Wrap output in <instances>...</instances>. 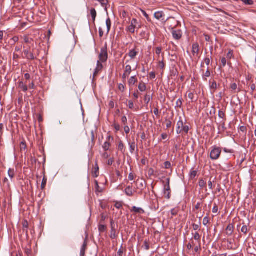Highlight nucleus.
<instances>
[{
	"mask_svg": "<svg viewBox=\"0 0 256 256\" xmlns=\"http://www.w3.org/2000/svg\"><path fill=\"white\" fill-rule=\"evenodd\" d=\"M190 128L188 126H184V123L182 120V118H180L176 124V133L178 134H180L182 133L187 134Z\"/></svg>",
	"mask_w": 256,
	"mask_h": 256,
	"instance_id": "1",
	"label": "nucleus"
},
{
	"mask_svg": "<svg viewBox=\"0 0 256 256\" xmlns=\"http://www.w3.org/2000/svg\"><path fill=\"white\" fill-rule=\"evenodd\" d=\"M221 148L214 146L212 147V150L210 153V158L212 160H218L221 154Z\"/></svg>",
	"mask_w": 256,
	"mask_h": 256,
	"instance_id": "2",
	"label": "nucleus"
},
{
	"mask_svg": "<svg viewBox=\"0 0 256 256\" xmlns=\"http://www.w3.org/2000/svg\"><path fill=\"white\" fill-rule=\"evenodd\" d=\"M166 184L164 185V196L168 200L170 198V178H167L166 179Z\"/></svg>",
	"mask_w": 256,
	"mask_h": 256,
	"instance_id": "3",
	"label": "nucleus"
},
{
	"mask_svg": "<svg viewBox=\"0 0 256 256\" xmlns=\"http://www.w3.org/2000/svg\"><path fill=\"white\" fill-rule=\"evenodd\" d=\"M108 58V54L107 51V44H105L104 47L102 48L100 50V53L99 55L100 61L102 62H106Z\"/></svg>",
	"mask_w": 256,
	"mask_h": 256,
	"instance_id": "4",
	"label": "nucleus"
},
{
	"mask_svg": "<svg viewBox=\"0 0 256 256\" xmlns=\"http://www.w3.org/2000/svg\"><path fill=\"white\" fill-rule=\"evenodd\" d=\"M171 33L173 38L176 40H179L182 38V32L180 30H176L174 28H172Z\"/></svg>",
	"mask_w": 256,
	"mask_h": 256,
	"instance_id": "5",
	"label": "nucleus"
},
{
	"mask_svg": "<svg viewBox=\"0 0 256 256\" xmlns=\"http://www.w3.org/2000/svg\"><path fill=\"white\" fill-rule=\"evenodd\" d=\"M103 68V66L102 64L100 62V60H98L96 62V67L94 70V77L98 74L100 72Z\"/></svg>",
	"mask_w": 256,
	"mask_h": 256,
	"instance_id": "6",
	"label": "nucleus"
},
{
	"mask_svg": "<svg viewBox=\"0 0 256 256\" xmlns=\"http://www.w3.org/2000/svg\"><path fill=\"white\" fill-rule=\"evenodd\" d=\"M24 53L26 56V57L28 60H33L35 59V56L32 52H30L28 50H25L24 51Z\"/></svg>",
	"mask_w": 256,
	"mask_h": 256,
	"instance_id": "7",
	"label": "nucleus"
},
{
	"mask_svg": "<svg viewBox=\"0 0 256 256\" xmlns=\"http://www.w3.org/2000/svg\"><path fill=\"white\" fill-rule=\"evenodd\" d=\"M199 45L198 43H194L192 46V53L194 56L196 54H198L199 53Z\"/></svg>",
	"mask_w": 256,
	"mask_h": 256,
	"instance_id": "8",
	"label": "nucleus"
},
{
	"mask_svg": "<svg viewBox=\"0 0 256 256\" xmlns=\"http://www.w3.org/2000/svg\"><path fill=\"white\" fill-rule=\"evenodd\" d=\"M234 232V226L232 224H229L226 228V234L228 236H231Z\"/></svg>",
	"mask_w": 256,
	"mask_h": 256,
	"instance_id": "9",
	"label": "nucleus"
},
{
	"mask_svg": "<svg viewBox=\"0 0 256 256\" xmlns=\"http://www.w3.org/2000/svg\"><path fill=\"white\" fill-rule=\"evenodd\" d=\"M164 16L162 11L156 12L154 14V17L158 20H160Z\"/></svg>",
	"mask_w": 256,
	"mask_h": 256,
	"instance_id": "10",
	"label": "nucleus"
},
{
	"mask_svg": "<svg viewBox=\"0 0 256 256\" xmlns=\"http://www.w3.org/2000/svg\"><path fill=\"white\" fill-rule=\"evenodd\" d=\"M125 193L128 196H132L133 195L132 188L130 186H127L125 189Z\"/></svg>",
	"mask_w": 256,
	"mask_h": 256,
	"instance_id": "11",
	"label": "nucleus"
},
{
	"mask_svg": "<svg viewBox=\"0 0 256 256\" xmlns=\"http://www.w3.org/2000/svg\"><path fill=\"white\" fill-rule=\"evenodd\" d=\"M116 236V227H112L110 230V238L112 239H115Z\"/></svg>",
	"mask_w": 256,
	"mask_h": 256,
	"instance_id": "12",
	"label": "nucleus"
},
{
	"mask_svg": "<svg viewBox=\"0 0 256 256\" xmlns=\"http://www.w3.org/2000/svg\"><path fill=\"white\" fill-rule=\"evenodd\" d=\"M210 70H209V68H208L206 72L202 74V78L203 80H207V78L210 77Z\"/></svg>",
	"mask_w": 256,
	"mask_h": 256,
	"instance_id": "13",
	"label": "nucleus"
},
{
	"mask_svg": "<svg viewBox=\"0 0 256 256\" xmlns=\"http://www.w3.org/2000/svg\"><path fill=\"white\" fill-rule=\"evenodd\" d=\"M137 81L138 80L136 76H131L128 80V84L130 86L134 85Z\"/></svg>",
	"mask_w": 256,
	"mask_h": 256,
	"instance_id": "14",
	"label": "nucleus"
},
{
	"mask_svg": "<svg viewBox=\"0 0 256 256\" xmlns=\"http://www.w3.org/2000/svg\"><path fill=\"white\" fill-rule=\"evenodd\" d=\"M211 90H215L218 87L217 83L215 80H213L212 82L210 80L209 82Z\"/></svg>",
	"mask_w": 256,
	"mask_h": 256,
	"instance_id": "15",
	"label": "nucleus"
},
{
	"mask_svg": "<svg viewBox=\"0 0 256 256\" xmlns=\"http://www.w3.org/2000/svg\"><path fill=\"white\" fill-rule=\"evenodd\" d=\"M86 247V241L85 240L81 248V249H80V256H84Z\"/></svg>",
	"mask_w": 256,
	"mask_h": 256,
	"instance_id": "16",
	"label": "nucleus"
},
{
	"mask_svg": "<svg viewBox=\"0 0 256 256\" xmlns=\"http://www.w3.org/2000/svg\"><path fill=\"white\" fill-rule=\"evenodd\" d=\"M93 176L97 178L99 175V168L97 163L95 164L94 171L93 172Z\"/></svg>",
	"mask_w": 256,
	"mask_h": 256,
	"instance_id": "17",
	"label": "nucleus"
},
{
	"mask_svg": "<svg viewBox=\"0 0 256 256\" xmlns=\"http://www.w3.org/2000/svg\"><path fill=\"white\" fill-rule=\"evenodd\" d=\"M19 88L24 92H26L28 88L26 84H24L22 82H19Z\"/></svg>",
	"mask_w": 256,
	"mask_h": 256,
	"instance_id": "18",
	"label": "nucleus"
},
{
	"mask_svg": "<svg viewBox=\"0 0 256 256\" xmlns=\"http://www.w3.org/2000/svg\"><path fill=\"white\" fill-rule=\"evenodd\" d=\"M90 13L92 17L93 22H94L96 17V12L94 8H92L90 10Z\"/></svg>",
	"mask_w": 256,
	"mask_h": 256,
	"instance_id": "19",
	"label": "nucleus"
},
{
	"mask_svg": "<svg viewBox=\"0 0 256 256\" xmlns=\"http://www.w3.org/2000/svg\"><path fill=\"white\" fill-rule=\"evenodd\" d=\"M132 211L136 212V213H139V214H142V213H144V210L140 208H137L135 206H134L132 208Z\"/></svg>",
	"mask_w": 256,
	"mask_h": 256,
	"instance_id": "20",
	"label": "nucleus"
},
{
	"mask_svg": "<svg viewBox=\"0 0 256 256\" xmlns=\"http://www.w3.org/2000/svg\"><path fill=\"white\" fill-rule=\"evenodd\" d=\"M198 185L201 189L205 188L206 190H207L206 187V182L203 179H201L199 180Z\"/></svg>",
	"mask_w": 256,
	"mask_h": 256,
	"instance_id": "21",
	"label": "nucleus"
},
{
	"mask_svg": "<svg viewBox=\"0 0 256 256\" xmlns=\"http://www.w3.org/2000/svg\"><path fill=\"white\" fill-rule=\"evenodd\" d=\"M98 2L101 4V5L102 7L104 8L105 10L107 11L106 6L108 4V0H98Z\"/></svg>",
	"mask_w": 256,
	"mask_h": 256,
	"instance_id": "22",
	"label": "nucleus"
},
{
	"mask_svg": "<svg viewBox=\"0 0 256 256\" xmlns=\"http://www.w3.org/2000/svg\"><path fill=\"white\" fill-rule=\"evenodd\" d=\"M106 26L107 28V34H108L111 28V20L109 18L106 20Z\"/></svg>",
	"mask_w": 256,
	"mask_h": 256,
	"instance_id": "23",
	"label": "nucleus"
},
{
	"mask_svg": "<svg viewBox=\"0 0 256 256\" xmlns=\"http://www.w3.org/2000/svg\"><path fill=\"white\" fill-rule=\"evenodd\" d=\"M212 52H210V56H208L204 59V62L206 64V66H209L210 64V61L212 59Z\"/></svg>",
	"mask_w": 256,
	"mask_h": 256,
	"instance_id": "24",
	"label": "nucleus"
},
{
	"mask_svg": "<svg viewBox=\"0 0 256 256\" xmlns=\"http://www.w3.org/2000/svg\"><path fill=\"white\" fill-rule=\"evenodd\" d=\"M138 54V52H136L134 50H130L128 53V56L131 58H134Z\"/></svg>",
	"mask_w": 256,
	"mask_h": 256,
	"instance_id": "25",
	"label": "nucleus"
},
{
	"mask_svg": "<svg viewBox=\"0 0 256 256\" xmlns=\"http://www.w3.org/2000/svg\"><path fill=\"white\" fill-rule=\"evenodd\" d=\"M129 145H130V152L132 154L134 152V150H135V148L136 147V144L135 142H132L129 143Z\"/></svg>",
	"mask_w": 256,
	"mask_h": 256,
	"instance_id": "26",
	"label": "nucleus"
},
{
	"mask_svg": "<svg viewBox=\"0 0 256 256\" xmlns=\"http://www.w3.org/2000/svg\"><path fill=\"white\" fill-rule=\"evenodd\" d=\"M230 88L233 91L234 93H236L238 86L236 83H232L230 85Z\"/></svg>",
	"mask_w": 256,
	"mask_h": 256,
	"instance_id": "27",
	"label": "nucleus"
},
{
	"mask_svg": "<svg viewBox=\"0 0 256 256\" xmlns=\"http://www.w3.org/2000/svg\"><path fill=\"white\" fill-rule=\"evenodd\" d=\"M138 88L139 90L142 92H144L146 88V84L144 83H140Z\"/></svg>",
	"mask_w": 256,
	"mask_h": 256,
	"instance_id": "28",
	"label": "nucleus"
},
{
	"mask_svg": "<svg viewBox=\"0 0 256 256\" xmlns=\"http://www.w3.org/2000/svg\"><path fill=\"white\" fill-rule=\"evenodd\" d=\"M193 229L194 230H200V228L201 226V222L200 220L198 224H192Z\"/></svg>",
	"mask_w": 256,
	"mask_h": 256,
	"instance_id": "29",
	"label": "nucleus"
},
{
	"mask_svg": "<svg viewBox=\"0 0 256 256\" xmlns=\"http://www.w3.org/2000/svg\"><path fill=\"white\" fill-rule=\"evenodd\" d=\"M136 26L134 25L130 24L127 28L126 30L129 31L131 33L133 34L134 32Z\"/></svg>",
	"mask_w": 256,
	"mask_h": 256,
	"instance_id": "30",
	"label": "nucleus"
},
{
	"mask_svg": "<svg viewBox=\"0 0 256 256\" xmlns=\"http://www.w3.org/2000/svg\"><path fill=\"white\" fill-rule=\"evenodd\" d=\"M132 72V68L130 65L126 66L125 68V72L127 73V75H130Z\"/></svg>",
	"mask_w": 256,
	"mask_h": 256,
	"instance_id": "31",
	"label": "nucleus"
},
{
	"mask_svg": "<svg viewBox=\"0 0 256 256\" xmlns=\"http://www.w3.org/2000/svg\"><path fill=\"white\" fill-rule=\"evenodd\" d=\"M118 147V150H120L122 153H124V144L122 141H120L119 142Z\"/></svg>",
	"mask_w": 256,
	"mask_h": 256,
	"instance_id": "32",
	"label": "nucleus"
},
{
	"mask_svg": "<svg viewBox=\"0 0 256 256\" xmlns=\"http://www.w3.org/2000/svg\"><path fill=\"white\" fill-rule=\"evenodd\" d=\"M110 142H106L104 144V145L102 146V148H103L104 149V150L105 151H107L109 149V148H110Z\"/></svg>",
	"mask_w": 256,
	"mask_h": 256,
	"instance_id": "33",
	"label": "nucleus"
},
{
	"mask_svg": "<svg viewBox=\"0 0 256 256\" xmlns=\"http://www.w3.org/2000/svg\"><path fill=\"white\" fill-rule=\"evenodd\" d=\"M8 176L11 178H12L14 177V169H9L8 171Z\"/></svg>",
	"mask_w": 256,
	"mask_h": 256,
	"instance_id": "34",
	"label": "nucleus"
},
{
	"mask_svg": "<svg viewBox=\"0 0 256 256\" xmlns=\"http://www.w3.org/2000/svg\"><path fill=\"white\" fill-rule=\"evenodd\" d=\"M47 182V179L44 177L42 179V181L41 184V188L42 190L44 189L46 187V184Z\"/></svg>",
	"mask_w": 256,
	"mask_h": 256,
	"instance_id": "35",
	"label": "nucleus"
},
{
	"mask_svg": "<svg viewBox=\"0 0 256 256\" xmlns=\"http://www.w3.org/2000/svg\"><path fill=\"white\" fill-rule=\"evenodd\" d=\"M194 238L195 240L200 242V236L198 232H196L194 235Z\"/></svg>",
	"mask_w": 256,
	"mask_h": 256,
	"instance_id": "36",
	"label": "nucleus"
},
{
	"mask_svg": "<svg viewBox=\"0 0 256 256\" xmlns=\"http://www.w3.org/2000/svg\"><path fill=\"white\" fill-rule=\"evenodd\" d=\"M197 175V171L196 170H192L190 174V178L191 179H194L195 178L196 176Z\"/></svg>",
	"mask_w": 256,
	"mask_h": 256,
	"instance_id": "37",
	"label": "nucleus"
},
{
	"mask_svg": "<svg viewBox=\"0 0 256 256\" xmlns=\"http://www.w3.org/2000/svg\"><path fill=\"white\" fill-rule=\"evenodd\" d=\"M240 0L246 5H252L254 4V2L252 0Z\"/></svg>",
	"mask_w": 256,
	"mask_h": 256,
	"instance_id": "38",
	"label": "nucleus"
},
{
	"mask_svg": "<svg viewBox=\"0 0 256 256\" xmlns=\"http://www.w3.org/2000/svg\"><path fill=\"white\" fill-rule=\"evenodd\" d=\"M143 14V15L144 16V17L146 18L148 22H151V20L150 18L148 15L147 14V13L144 10H141Z\"/></svg>",
	"mask_w": 256,
	"mask_h": 256,
	"instance_id": "39",
	"label": "nucleus"
},
{
	"mask_svg": "<svg viewBox=\"0 0 256 256\" xmlns=\"http://www.w3.org/2000/svg\"><path fill=\"white\" fill-rule=\"evenodd\" d=\"M210 222L208 218V216H205L203 219V224L206 226Z\"/></svg>",
	"mask_w": 256,
	"mask_h": 256,
	"instance_id": "40",
	"label": "nucleus"
},
{
	"mask_svg": "<svg viewBox=\"0 0 256 256\" xmlns=\"http://www.w3.org/2000/svg\"><path fill=\"white\" fill-rule=\"evenodd\" d=\"M152 98V97L146 94L145 96V98H144V101L146 102V104H148L150 102V100Z\"/></svg>",
	"mask_w": 256,
	"mask_h": 256,
	"instance_id": "41",
	"label": "nucleus"
},
{
	"mask_svg": "<svg viewBox=\"0 0 256 256\" xmlns=\"http://www.w3.org/2000/svg\"><path fill=\"white\" fill-rule=\"evenodd\" d=\"M182 99L179 98L178 100H177V101L176 102V106L180 108L182 107Z\"/></svg>",
	"mask_w": 256,
	"mask_h": 256,
	"instance_id": "42",
	"label": "nucleus"
},
{
	"mask_svg": "<svg viewBox=\"0 0 256 256\" xmlns=\"http://www.w3.org/2000/svg\"><path fill=\"white\" fill-rule=\"evenodd\" d=\"M164 168L166 169H169L170 168L172 164L170 162L167 161L164 163Z\"/></svg>",
	"mask_w": 256,
	"mask_h": 256,
	"instance_id": "43",
	"label": "nucleus"
},
{
	"mask_svg": "<svg viewBox=\"0 0 256 256\" xmlns=\"http://www.w3.org/2000/svg\"><path fill=\"white\" fill-rule=\"evenodd\" d=\"M248 231V228L246 226H244L241 228V232L244 234H246Z\"/></svg>",
	"mask_w": 256,
	"mask_h": 256,
	"instance_id": "44",
	"label": "nucleus"
},
{
	"mask_svg": "<svg viewBox=\"0 0 256 256\" xmlns=\"http://www.w3.org/2000/svg\"><path fill=\"white\" fill-rule=\"evenodd\" d=\"M226 115H225V114L224 112H223L222 111V110H219L218 112V117L220 118H224L225 117Z\"/></svg>",
	"mask_w": 256,
	"mask_h": 256,
	"instance_id": "45",
	"label": "nucleus"
},
{
	"mask_svg": "<svg viewBox=\"0 0 256 256\" xmlns=\"http://www.w3.org/2000/svg\"><path fill=\"white\" fill-rule=\"evenodd\" d=\"M144 249L146 250H148L150 249V245H149L148 242L146 240L144 242Z\"/></svg>",
	"mask_w": 256,
	"mask_h": 256,
	"instance_id": "46",
	"label": "nucleus"
},
{
	"mask_svg": "<svg viewBox=\"0 0 256 256\" xmlns=\"http://www.w3.org/2000/svg\"><path fill=\"white\" fill-rule=\"evenodd\" d=\"M218 206H217V204H214V206L212 208V212L213 213H216L218 212Z\"/></svg>",
	"mask_w": 256,
	"mask_h": 256,
	"instance_id": "47",
	"label": "nucleus"
},
{
	"mask_svg": "<svg viewBox=\"0 0 256 256\" xmlns=\"http://www.w3.org/2000/svg\"><path fill=\"white\" fill-rule=\"evenodd\" d=\"M106 227L105 226L101 224L99 226L98 230L100 232H103L106 230Z\"/></svg>",
	"mask_w": 256,
	"mask_h": 256,
	"instance_id": "48",
	"label": "nucleus"
},
{
	"mask_svg": "<svg viewBox=\"0 0 256 256\" xmlns=\"http://www.w3.org/2000/svg\"><path fill=\"white\" fill-rule=\"evenodd\" d=\"M221 62H222V67H224L226 66V60L225 58H222L221 59Z\"/></svg>",
	"mask_w": 256,
	"mask_h": 256,
	"instance_id": "49",
	"label": "nucleus"
},
{
	"mask_svg": "<svg viewBox=\"0 0 256 256\" xmlns=\"http://www.w3.org/2000/svg\"><path fill=\"white\" fill-rule=\"evenodd\" d=\"M96 192H102V190H100V186H98V182H96Z\"/></svg>",
	"mask_w": 256,
	"mask_h": 256,
	"instance_id": "50",
	"label": "nucleus"
},
{
	"mask_svg": "<svg viewBox=\"0 0 256 256\" xmlns=\"http://www.w3.org/2000/svg\"><path fill=\"white\" fill-rule=\"evenodd\" d=\"M118 89L120 90L123 92H124V90H125V86L123 84H120L118 85Z\"/></svg>",
	"mask_w": 256,
	"mask_h": 256,
	"instance_id": "51",
	"label": "nucleus"
},
{
	"mask_svg": "<svg viewBox=\"0 0 256 256\" xmlns=\"http://www.w3.org/2000/svg\"><path fill=\"white\" fill-rule=\"evenodd\" d=\"M122 246H120V248L118 250V256H122L124 253V250L122 249Z\"/></svg>",
	"mask_w": 256,
	"mask_h": 256,
	"instance_id": "52",
	"label": "nucleus"
},
{
	"mask_svg": "<svg viewBox=\"0 0 256 256\" xmlns=\"http://www.w3.org/2000/svg\"><path fill=\"white\" fill-rule=\"evenodd\" d=\"M233 56V52L232 50H230L227 54V58L229 59H231Z\"/></svg>",
	"mask_w": 256,
	"mask_h": 256,
	"instance_id": "53",
	"label": "nucleus"
},
{
	"mask_svg": "<svg viewBox=\"0 0 256 256\" xmlns=\"http://www.w3.org/2000/svg\"><path fill=\"white\" fill-rule=\"evenodd\" d=\"M178 210L176 208H172L171 210V214L172 216H176L178 214Z\"/></svg>",
	"mask_w": 256,
	"mask_h": 256,
	"instance_id": "54",
	"label": "nucleus"
},
{
	"mask_svg": "<svg viewBox=\"0 0 256 256\" xmlns=\"http://www.w3.org/2000/svg\"><path fill=\"white\" fill-rule=\"evenodd\" d=\"M166 128H170L172 126V122L170 120H166Z\"/></svg>",
	"mask_w": 256,
	"mask_h": 256,
	"instance_id": "55",
	"label": "nucleus"
},
{
	"mask_svg": "<svg viewBox=\"0 0 256 256\" xmlns=\"http://www.w3.org/2000/svg\"><path fill=\"white\" fill-rule=\"evenodd\" d=\"M20 149L22 150H26V146L25 142H21L20 144Z\"/></svg>",
	"mask_w": 256,
	"mask_h": 256,
	"instance_id": "56",
	"label": "nucleus"
},
{
	"mask_svg": "<svg viewBox=\"0 0 256 256\" xmlns=\"http://www.w3.org/2000/svg\"><path fill=\"white\" fill-rule=\"evenodd\" d=\"M127 121L128 120L126 117L125 116H123L122 118V123L125 125L127 123Z\"/></svg>",
	"mask_w": 256,
	"mask_h": 256,
	"instance_id": "57",
	"label": "nucleus"
},
{
	"mask_svg": "<svg viewBox=\"0 0 256 256\" xmlns=\"http://www.w3.org/2000/svg\"><path fill=\"white\" fill-rule=\"evenodd\" d=\"M188 98L191 100L192 102L194 101V94L192 92H190L188 94Z\"/></svg>",
	"mask_w": 256,
	"mask_h": 256,
	"instance_id": "58",
	"label": "nucleus"
},
{
	"mask_svg": "<svg viewBox=\"0 0 256 256\" xmlns=\"http://www.w3.org/2000/svg\"><path fill=\"white\" fill-rule=\"evenodd\" d=\"M223 150L226 153L232 154L234 152V150L232 149H228L226 148H224Z\"/></svg>",
	"mask_w": 256,
	"mask_h": 256,
	"instance_id": "59",
	"label": "nucleus"
},
{
	"mask_svg": "<svg viewBox=\"0 0 256 256\" xmlns=\"http://www.w3.org/2000/svg\"><path fill=\"white\" fill-rule=\"evenodd\" d=\"M150 79H154L156 78V74L154 72H152L150 73Z\"/></svg>",
	"mask_w": 256,
	"mask_h": 256,
	"instance_id": "60",
	"label": "nucleus"
},
{
	"mask_svg": "<svg viewBox=\"0 0 256 256\" xmlns=\"http://www.w3.org/2000/svg\"><path fill=\"white\" fill-rule=\"evenodd\" d=\"M208 186L210 189V190L213 189V184H212V182L211 180V178L208 182Z\"/></svg>",
	"mask_w": 256,
	"mask_h": 256,
	"instance_id": "61",
	"label": "nucleus"
},
{
	"mask_svg": "<svg viewBox=\"0 0 256 256\" xmlns=\"http://www.w3.org/2000/svg\"><path fill=\"white\" fill-rule=\"evenodd\" d=\"M134 107V104L132 101L129 100L128 101V108L130 109L133 108Z\"/></svg>",
	"mask_w": 256,
	"mask_h": 256,
	"instance_id": "62",
	"label": "nucleus"
},
{
	"mask_svg": "<svg viewBox=\"0 0 256 256\" xmlns=\"http://www.w3.org/2000/svg\"><path fill=\"white\" fill-rule=\"evenodd\" d=\"M98 32L100 36L102 38L104 36V32L102 28H99Z\"/></svg>",
	"mask_w": 256,
	"mask_h": 256,
	"instance_id": "63",
	"label": "nucleus"
},
{
	"mask_svg": "<svg viewBox=\"0 0 256 256\" xmlns=\"http://www.w3.org/2000/svg\"><path fill=\"white\" fill-rule=\"evenodd\" d=\"M19 38L17 36H14L12 39L11 40L13 41L14 43L17 42L18 41Z\"/></svg>",
	"mask_w": 256,
	"mask_h": 256,
	"instance_id": "64",
	"label": "nucleus"
}]
</instances>
